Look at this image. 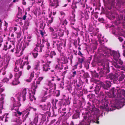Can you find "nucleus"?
<instances>
[{"mask_svg": "<svg viewBox=\"0 0 125 125\" xmlns=\"http://www.w3.org/2000/svg\"><path fill=\"white\" fill-rule=\"evenodd\" d=\"M39 85L37 83H35V82H33L32 83L31 86V93H33L34 94H35L36 91V89L37 88L38 85Z\"/></svg>", "mask_w": 125, "mask_h": 125, "instance_id": "11", "label": "nucleus"}, {"mask_svg": "<svg viewBox=\"0 0 125 125\" xmlns=\"http://www.w3.org/2000/svg\"><path fill=\"white\" fill-rule=\"evenodd\" d=\"M54 90H53L52 89H51L49 90V92L50 93H51L52 92H53L54 91V90H55V89H56V85L55 84H54Z\"/></svg>", "mask_w": 125, "mask_h": 125, "instance_id": "55", "label": "nucleus"}, {"mask_svg": "<svg viewBox=\"0 0 125 125\" xmlns=\"http://www.w3.org/2000/svg\"><path fill=\"white\" fill-rule=\"evenodd\" d=\"M35 49L37 50V52H41L42 49V47L41 46L40 44H38L36 45Z\"/></svg>", "mask_w": 125, "mask_h": 125, "instance_id": "23", "label": "nucleus"}, {"mask_svg": "<svg viewBox=\"0 0 125 125\" xmlns=\"http://www.w3.org/2000/svg\"><path fill=\"white\" fill-rule=\"evenodd\" d=\"M62 61H63V64H66L68 62V58L66 56H64L62 58Z\"/></svg>", "mask_w": 125, "mask_h": 125, "instance_id": "26", "label": "nucleus"}, {"mask_svg": "<svg viewBox=\"0 0 125 125\" xmlns=\"http://www.w3.org/2000/svg\"><path fill=\"white\" fill-rule=\"evenodd\" d=\"M85 59V57H82V58H78V61L80 63L81 65H82V64L84 62Z\"/></svg>", "mask_w": 125, "mask_h": 125, "instance_id": "28", "label": "nucleus"}, {"mask_svg": "<svg viewBox=\"0 0 125 125\" xmlns=\"http://www.w3.org/2000/svg\"><path fill=\"white\" fill-rule=\"evenodd\" d=\"M29 44V43L28 42H25L23 44V47H22V50H24V49L27 46H28Z\"/></svg>", "mask_w": 125, "mask_h": 125, "instance_id": "32", "label": "nucleus"}, {"mask_svg": "<svg viewBox=\"0 0 125 125\" xmlns=\"http://www.w3.org/2000/svg\"><path fill=\"white\" fill-rule=\"evenodd\" d=\"M34 72L31 73L29 79H27L26 80L28 82H30L31 81L32 78L34 77Z\"/></svg>", "mask_w": 125, "mask_h": 125, "instance_id": "27", "label": "nucleus"}, {"mask_svg": "<svg viewBox=\"0 0 125 125\" xmlns=\"http://www.w3.org/2000/svg\"><path fill=\"white\" fill-rule=\"evenodd\" d=\"M75 125H87L86 124V123L82 121L80 122L79 124Z\"/></svg>", "mask_w": 125, "mask_h": 125, "instance_id": "43", "label": "nucleus"}, {"mask_svg": "<svg viewBox=\"0 0 125 125\" xmlns=\"http://www.w3.org/2000/svg\"><path fill=\"white\" fill-rule=\"evenodd\" d=\"M17 114L19 116L21 115L22 114V112H20L19 111V109L18 108H17Z\"/></svg>", "mask_w": 125, "mask_h": 125, "instance_id": "49", "label": "nucleus"}, {"mask_svg": "<svg viewBox=\"0 0 125 125\" xmlns=\"http://www.w3.org/2000/svg\"><path fill=\"white\" fill-rule=\"evenodd\" d=\"M73 55L72 54L69 57V59L71 61V64L72 63V60L73 58Z\"/></svg>", "mask_w": 125, "mask_h": 125, "instance_id": "51", "label": "nucleus"}, {"mask_svg": "<svg viewBox=\"0 0 125 125\" xmlns=\"http://www.w3.org/2000/svg\"><path fill=\"white\" fill-rule=\"evenodd\" d=\"M89 63L88 62H87L85 65V67L86 69H88L89 68Z\"/></svg>", "mask_w": 125, "mask_h": 125, "instance_id": "50", "label": "nucleus"}, {"mask_svg": "<svg viewBox=\"0 0 125 125\" xmlns=\"http://www.w3.org/2000/svg\"><path fill=\"white\" fill-rule=\"evenodd\" d=\"M55 31L57 34H59L58 36H60V37L63 36L64 35V33L62 31V30L60 28H55Z\"/></svg>", "mask_w": 125, "mask_h": 125, "instance_id": "15", "label": "nucleus"}, {"mask_svg": "<svg viewBox=\"0 0 125 125\" xmlns=\"http://www.w3.org/2000/svg\"><path fill=\"white\" fill-rule=\"evenodd\" d=\"M43 77L42 76L39 77L36 82V83L39 85L40 84V82L43 79Z\"/></svg>", "mask_w": 125, "mask_h": 125, "instance_id": "31", "label": "nucleus"}, {"mask_svg": "<svg viewBox=\"0 0 125 125\" xmlns=\"http://www.w3.org/2000/svg\"><path fill=\"white\" fill-rule=\"evenodd\" d=\"M90 111H87L84 113H83V121L86 123H89L90 121L92 119V115L94 118H95V120H93L94 122L98 124H99V121H98L99 120V118L96 116L97 114L99 112V110L95 107L94 105H93L92 108H90Z\"/></svg>", "mask_w": 125, "mask_h": 125, "instance_id": "1", "label": "nucleus"}, {"mask_svg": "<svg viewBox=\"0 0 125 125\" xmlns=\"http://www.w3.org/2000/svg\"><path fill=\"white\" fill-rule=\"evenodd\" d=\"M53 43L52 44V45L53 46V48H54L55 47V45L56 44V46L58 45V43H56L55 41H53Z\"/></svg>", "mask_w": 125, "mask_h": 125, "instance_id": "58", "label": "nucleus"}, {"mask_svg": "<svg viewBox=\"0 0 125 125\" xmlns=\"http://www.w3.org/2000/svg\"><path fill=\"white\" fill-rule=\"evenodd\" d=\"M49 29L50 31V32H52V33L54 32L55 29H54L52 27H50L49 28Z\"/></svg>", "mask_w": 125, "mask_h": 125, "instance_id": "53", "label": "nucleus"}, {"mask_svg": "<svg viewBox=\"0 0 125 125\" xmlns=\"http://www.w3.org/2000/svg\"><path fill=\"white\" fill-rule=\"evenodd\" d=\"M109 109L110 111H113L115 109V106H111Z\"/></svg>", "mask_w": 125, "mask_h": 125, "instance_id": "56", "label": "nucleus"}, {"mask_svg": "<svg viewBox=\"0 0 125 125\" xmlns=\"http://www.w3.org/2000/svg\"><path fill=\"white\" fill-rule=\"evenodd\" d=\"M27 93L26 89V88L24 89L22 91L21 93L20 96L18 97L17 98L18 102H17L14 103L13 104V108H11V110H13V109L16 110V109H15V107H20L21 105L20 101H21V99H22V100L23 101H24L26 99V95Z\"/></svg>", "mask_w": 125, "mask_h": 125, "instance_id": "3", "label": "nucleus"}, {"mask_svg": "<svg viewBox=\"0 0 125 125\" xmlns=\"http://www.w3.org/2000/svg\"><path fill=\"white\" fill-rule=\"evenodd\" d=\"M90 7L86 5V9L84 10V13L85 15V18L87 20L89 19V13L91 11H89Z\"/></svg>", "mask_w": 125, "mask_h": 125, "instance_id": "14", "label": "nucleus"}, {"mask_svg": "<svg viewBox=\"0 0 125 125\" xmlns=\"http://www.w3.org/2000/svg\"><path fill=\"white\" fill-rule=\"evenodd\" d=\"M14 70L15 72H18L19 70V68H18L17 66H16L14 68Z\"/></svg>", "mask_w": 125, "mask_h": 125, "instance_id": "61", "label": "nucleus"}, {"mask_svg": "<svg viewBox=\"0 0 125 125\" xmlns=\"http://www.w3.org/2000/svg\"><path fill=\"white\" fill-rule=\"evenodd\" d=\"M68 23L66 19H65L62 22V24L65 26L67 25Z\"/></svg>", "mask_w": 125, "mask_h": 125, "instance_id": "48", "label": "nucleus"}, {"mask_svg": "<svg viewBox=\"0 0 125 125\" xmlns=\"http://www.w3.org/2000/svg\"><path fill=\"white\" fill-rule=\"evenodd\" d=\"M23 61L21 59H20L17 62H16V64H17L19 66L20 68L23 69V66L25 64L27 65V69L29 70L31 68V66L29 65V62H23Z\"/></svg>", "mask_w": 125, "mask_h": 125, "instance_id": "5", "label": "nucleus"}, {"mask_svg": "<svg viewBox=\"0 0 125 125\" xmlns=\"http://www.w3.org/2000/svg\"><path fill=\"white\" fill-rule=\"evenodd\" d=\"M107 53H110V54L113 56L114 59L116 61L118 60L120 56V53L118 52H117L114 51H111L110 50H109Z\"/></svg>", "mask_w": 125, "mask_h": 125, "instance_id": "7", "label": "nucleus"}, {"mask_svg": "<svg viewBox=\"0 0 125 125\" xmlns=\"http://www.w3.org/2000/svg\"><path fill=\"white\" fill-rule=\"evenodd\" d=\"M80 114L79 113L77 112L74 113L72 116L73 119H76L80 117Z\"/></svg>", "mask_w": 125, "mask_h": 125, "instance_id": "22", "label": "nucleus"}, {"mask_svg": "<svg viewBox=\"0 0 125 125\" xmlns=\"http://www.w3.org/2000/svg\"><path fill=\"white\" fill-rule=\"evenodd\" d=\"M8 42H6V44H5L4 46L3 50L5 51H6L8 49V48L7 45L8 44Z\"/></svg>", "mask_w": 125, "mask_h": 125, "instance_id": "38", "label": "nucleus"}, {"mask_svg": "<svg viewBox=\"0 0 125 125\" xmlns=\"http://www.w3.org/2000/svg\"><path fill=\"white\" fill-rule=\"evenodd\" d=\"M16 52H15V53L16 55V56H17V55H19L18 53H19V50L18 49V48L16 49Z\"/></svg>", "mask_w": 125, "mask_h": 125, "instance_id": "60", "label": "nucleus"}, {"mask_svg": "<svg viewBox=\"0 0 125 125\" xmlns=\"http://www.w3.org/2000/svg\"><path fill=\"white\" fill-rule=\"evenodd\" d=\"M106 78L109 79L110 80L108 81H110L111 84L113 83L117 84L119 83L117 80V76L115 74L112 73H109L107 76Z\"/></svg>", "mask_w": 125, "mask_h": 125, "instance_id": "4", "label": "nucleus"}, {"mask_svg": "<svg viewBox=\"0 0 125 125\" xmlns=\"http://www.w3.org/2000/svg\"><path fill=\"white\" fill-rule=\"evenodd\" d=\"M56 93H57V94H56V96L57 97L59 96L60 95V91L59 90H57L56 91Z\"/></svg>", "mask_w": 125, "mask_h": 125, "instance_id": "62", "label": "nucleus"}, {"mask_svg": "<svg viewBox=\"0 0 125 125\" xmlns=\"http://www.w3.org/2000/svg\"><path fill=\"white\" fill-rule=\"evenodd\" d=\"M76 87L79 90H81V88H82V87L81 86L82 82L81 81L79 80L78 81H76Z\"/></svg>", "mask_w": 125, "mask_h": 125, "instance_id": "21", "label": "nucleus"}, {"mask_svg": "<svg viewBox=\"0 0 125 125\" xmlns=\"http://www.w3.org/2000/svg\"><path fill=\"white\" fill-rule=\"evenodd\" d=\"M101 88L100 83H99L97 84L95 87V89L94 90L95 94H98L100 91L101 92V91H102Z\"/></svg>", "mask_w": 125, "mask_h": 125, "instance_id": "13", "label": "nucleus"}, {"mask_svg": "<svg viewBox=\"0 0 125 125\" xmlns=\"http://www.w3.org/2000/svg\"><path fill=\"white\" fill-rule=\"evenodd\" d=\"M114 66L117 68H120L121 66H120L117 63H115V64L114 65Z\"/></svg>", "mask_w": 125, "mask_h": 125, "instance_id": "57", "label": "nucleus"}, {"mask_svg": "<svg viewBox=\"0 0 125 125\" xmlns=\"http://www.w3.org/2000/svg\"><path fill=\"white\" fill-rule=\"evenodd\" d=\"M107 95L109 98H119L122 95H125V90L121 89L119 88L116 89L113 87L110 89L109 92L107 93Z\"/></svg>", "mask_w": 125, "mask_h": 125, "instance_id": "2", "label": "nucleus"}, {"mask_svg": "<svg viewBox=\"0 0 125 125\" xmlns=\"http://www.w3.org/2000/svg\"><path fill=\"white\" fill-rule=\"evenodd\" d=\"M48 2L50 7L56 8L59 6L58 0H53V1L52 0H48Z\"/></svg>", "mask_w": 125, "mask_h": 125, "instance_id": "9", "label": "nucleus"}, {"mask_svg": "<svg viewBox=\"0 0 125 125\" xmlns=\"http://www.w3.org/2000/svg\"><path fill=\"white\" fill-rule=\"evenodd\" d=\"M56 55V53L54 51H51L50 53V57L51 59L53 58V56Z\"/></svg>", "mask_w": 125, "mask_h": 125, "instance_id": "29", "label": "nucleus"}, {"mask_svg": "<svg viewBox=\"0 0 125 125\" xmlns=\"http://www.w3.org/2000/svg\"><path fill=\"white\" fill-rule=\"evenodd\" d=\"M93 103V105H94L95 104L97 106L99 107V106L100 102L97 99H94L92 101Z\"/></svg>", "mask_w": 125, "mask_h": 125, "instance_id": "24", "label": "nucleus"}, {"mask_svg": "<svg viewBox=\"0 0 125 125\" xmlns=\"http://www.w3.org/2000/svg\"><path fill=\"white\" fill-rule=\"evenodd\" d=\"M3 97L0 98V114L2 113L1 110L3 109Z\"/></svg>", "mask_w": 125, "mask_h": 125, "instance_id": "20", "label": "nucleus"}, {"mask_svg": "<svg viewBox=\"0 0 125 125\" xmlns=\"http://www.w3.org/2000/svg\"><path fill=\"white\" fill-rule=\"evenodd\" d=\"M29 98L30 101H32L33 99L34 100H36V98L34 97V94H33V93L31 94L30 93H29Z\"/></svg>", "mask_w": 125, "mask_h": 125, "instance_id": "25", "label": "nucleus"}, {"mask_svg": "<svg viewBox=\"0 0 125 125\" xmlns=\"http://www.w3.org/2000/svg\"><path fill=\"white\" fill-rule=\"evenodd\" d=\"M46 116L45 115H42V117L41 119V122H43H43L45 121L46 120Z\"/></svg>", "mask_w": 125, "mask_h": 125, "instance_id": "40", "label": "nucleus"}, {"mask_svg": "<svg viewBox=\"0 0 125 125\" xmlns=\"http://www.w3.org/2000/svg\"><path fill=\"white\" fill-rule=\"evenodd\" d=\"M50 66L49 64H43L42 65V69L43 71L47 72L48 71V69H49Z\"/></svg>", "mask_w": 125, "mask_h": 125, "instance_id": "18", "label": "nucleus"}, {"mask_svg": "<svg viewBox=\"0 0 125 125\" xmlns=\"http://www.w3.org/2000/svg\"><path fill=\"white\" fill-rule=\"evenodd\" d=\"M105 82L106 84H104L102 82H100V83L101 86L102 90L103 89L108 90L111 86V82L106 81Z\"/></svg>", "mask_w": 125, "mask_h": 125, "instance_id": "8", "label": "nucleus"}, {"mask_svg": "<svg viewBox=\"0 0 125 125\" xmlns=\"http://www.w3.org/2000/svg\"><path fill=\"white\" fill-rule=\"evenodd\" d=\"M55 68L57 70H62L63 68L62 67H60V65L59 64H57L55 66Z\"/></svg>", "mask_w": 125, "mask_h": 125, "instance_id": "36", "label": "nucleus"}, {"mask_svg": "<svg viewBox=\"0 0 125 125\" xmlns=\"http://www.w3.org/2000/svg\"><path fill=\"white\" fill-rule=\"evenodd\" d=\"M78 54L79 55L81 56L82 57H83L82 56L83 54L80 51H79V52L78 53Z\"/></svg>", "mask_w": 125, "mask_h": 125, "instance_id": "64", "label": "nucleus"}, {"mask_svg": "<svg viewBox=\"0 0 125 125\" xmlns=\"http://www.w3.org/2000/svg\"><path fill=\"white\" fill-rule=\"evenodd\" d=\"M52 12H51L49 14V19L48 21V23L49 24L52 23L53 21L54 17L52 16Z\"/></svg>", "mask_w": 125, "mask_h": 125, "instance_id": "19", "label": "nucleus"}, {"mask_svg": "<svg viewBox=\"0 0 125 125\" xmlns=\"http://www.w3.org/2000/svg\"><path fill=\"white\" fill-rule=\"evenodd\" d=\"M125 77L124 75H121L119 77L117 78V80L119 82L122 81L124 79Z\"/></svg>", "mask_w": 125, "mask_h": 125, "instance_id": "34", "label": "nucleus"}, {"mask_svg": "<svg viewBox=\"0 0 125 125\" xmlns=\"http://www.w3.org/2000/svg\"><path fill=\"white\" fill-rule=\"evenodd\" d=\"M79 64L80 65V63H79L78 61L76 63V64L74 65V67L75 69H76L77 68V66Z\"/></svg>", "mask_w": 125, "mask_h": 125, "instance_id": "54", "label": "nucleus"}, {"mask_svg": "<svg viewBox=\"0 0 125 125\" xmlns=\"http://www.w3.org/2000/svg\"><path fill=\"white\" fill-rule=\"evenodd\" d=\"M50 96L49 95L47 96H46L45 97H43L42 98V99L41 100V101L42 102H45L46 100L47 99V97H50Z\"/></svg>", "mask_w": 125, "mask_h": 125, "instance_id": "39", "label": "nucleus"}, {"mask_svg": "<svg viewBox=\"0 0 125 125\" xmlns=\"http://www.w3.org/2000/svg\"><path fill=\"white\" fill-rule=\"evenodd\" d=\"M32 54L33 55L34 58H35L37 57L38 55V53L37 52H33L32 53Z\"/></svg>", "mask_w": 125, "mask_h": 125, "instance_id": "42", "label": "nucleus"}, {"mask_svg": "<svg viewBox=\"0 0 125 125\" xmlns=\"http://www.w3.org/2000/svg\"><path fill=\"white\" fill-rule=\"evenodd\" d=\"M89 11H91L90 12L91 13V14L92 15L94 12V10H93V8L92 7H90L89 9Z\"/></svg>", "mask_w": 125, "mask_h": 125, "instance_id": "52", "label": "nucleus"}, {"mask_svg": "<svg viewBox=\"0 0 125 125\" xmlns=\"http://www.w3.org/2000/svg\"><path fill=\"white\" fill-rule=\"evenodd\" d=\"M83 0H77L74 3V5L75 8L76 9L77 7H79L80 5H82L83 3L82 1Z\"/></svg>", "mask_w": 125, "mask_h": 125, "instance_id": "16", "label": "nucleus"}, {"mask_svg": "<svg viewBox=\"0 0 125 125\" xmlns=\"http://www.w3.org/2000/svg\"><path fill=\"white\" fill-rule=\"evenodd\" d=\"M99 107L101 110H104L106 111H109L108 105L106 103H103L101 105H100Z\"/></svg>", "mask_w": 125, "mask_h": 125, "instance_id": "12", "label": "nucleus"}, {"mask_svg": "<svg viewBox=\"0 0 125 125\" xmlns=\"http://www.w3.org/2000/svg\"><path fill=\"white\" fill-rule=\"evenodd\" d=\"M62 45H63V43H60L59 44H58V45L57 46V48L58 50L59 51V48H60L61 46H62Z\"/></svg>", "mask_w": 125, "mask_h": 125, "instance_id": "45", "label": "nucleus"}, {"mask_svg": "<svg viewBox=\"0 0 125 125\" xmlns=\"http://www.w3.org/2000/svg\"><path fill=\"white\" fill-rule=\"evenodd\" d=\"M70 21H72V22H74L75 21V20L74 19V17H71L69 20Z\"/></svg>", "mask_w": 125, "mask_h": 125, "instance_id": "46", "label": "nucleus"}, {"mask_svg": "<svg viewBox=\"0 0 125 125\" xmlns=\"http://www.w3.org/2000/svg\"><path fill=\"white\" fill-rule=\"evenodd\" d=\"M125 99L124 98H123L121 100L120 102V103H119L120 104H121L122 105L121 106H120L123 107L125 105Z\"/></svg>", "mask_w": 125, "mask_h": 125, "instance_id": "33", "label": "nucleus"}, {"mask_svg": "<svg viewBox=\"0 0 125 125\" xmlns=\"http://www.w3.org/2000/svg\"><path fill=\"white\" fill-rule=\"evenodd\" d=\"M93 76L95 78H98L99 77L98 74L95 72L93 73Z\"/></svg>", "mask_w": 125, "mask_h": 125, "instance_id": "44", "label": "nucleus"}, {"mask_svg": "<svg viewBox=\"0 0 125 125\" xmlns=\"http://www.w3.org/2000/svg\"><path fill=\"white\" fill-rule=\"evenodd\" d=\"M83 74V77L84 79H86L89 77V75L88 73H84Z\"/></svg>", "mask_w": 125, "mask_h": 125, "instance_id": "37", "label": "nucleus"}, {"mask_svg": "<svg viewBox=\"0 0 125 125\" xmlns=\"http://www.w3.org/2000/svg\"><path fill=\"white\" fill-rule=\"evenodd\" d=\"M73 74L72 75V76L73 77H74L75 75L76 74V71H74L73 72Z\"/></svg>", "mask_w": 125, "mask_h": 125, "instance_id": "63", "label": "nucleus"}, {"mask_svg": "<svg viewBox=\"0 0 125 125\" xmlns=\"http://www.w3.org/2000/svg\"><path fill=\"white\" fill-rule=\"evenodd\" d=\"M99 74L101 75V77L104 76L105 75V74L104 73L103 70H102L99 72Z\"/></svg>", "mask_w": 125, "mask_h": 125, "instance_id": "41", "label": "nucleus"}, {"mask_svg": "<svg viewBox=\"0 0 125 125\" xmlns=\"http://www.w3.org/2000/svg\"><path fill=\"white\" fill-rule=\"evenodd\" d=\"M39 107L44 111L50 110L51 107V104L50 102H47V104H44L43 105H39Z\"/></svg>", "mask_w": 125, "mask_h": 125, "instance_id": "10", "label": "nucleus"}, {"mask_svg": "<svg viewBox=\"0 0 125 125\" xmlns=\"http://www.w3.org/2000/svg\"><path fill=\"white\" fill-rule=\"evenodd\" d=\"M43 30H42L41 29H40L39 31L40 32V34H41V35H42V37L44 35V34H43V32L42 31Z\"/></svg>", "mask_w": 125, "mask_h": 125, "instance_id": "59", "label": "nucleus"}, {"mask_svg": "<svg viewBox=\"0 0 125 125\" xmlns=\"http://www.w3.org/2000/svg\"><path fill=\"white\" fill-rule=\"evenodd\" d=\"M38 116H35L34 119L33 120V123L35 124H37L38 123Z\"/></svg>", "mask_w": 125, "mask_h": 125, "instance_id": "35", "label": "nucleus"}, {"mask_svg": "<svg viewBox=\"0 0 125 125\" xmlns=\"http://www.w3.org/2000/svg\"><path fill=\"white\" fill-rule=\"evenodd\" d=\"M22 73L21 71L18 72V73H16L15 74L14 80H13L12 84L13 85H17L20 82L18 81V79L22 75Z\"/></svg>", "mask_w": 125, "mask_h": 125, "instance_id": "6", "label": "nucleus"}, {"mask_svg": "<svg viewBox=\"0 0 125 125\" xmlns=\"http://www.w3.org/2000/svg\"><path fill=\"white\" fill-rule=\"evenodd\" d=\"M58 34H57V33L55 31L54 32H53L52 34V36L53 39H57L58 37Z\"/></svg>", "mask_w": 125, "mask_h": 125, "instance_id": "30", "label": "nucleus"}, {"mask_svg": "<svg viewBox=\"0 0 125 125\" xmlns=\"http://www.w3.org/2000/svg\"><path fill=\"white\" fill-rule=\"evenodd\" d=\"M46 26L45 23L43 21H41L40 22L39 29L44 30Z\"/></svg>", "mask_w": 125, "mask_h": 125, "instance_id": "17", "label": "nucleus"}, {"mask_svg": "<svg viewBox=\"0 0 125 125\" xmlns=\"http://www.w3.org/2000/svg\"><path fill=\"white\" fill-rule=\"evenodd\" d=\"M9 81V79L7 78H5L2 80V82L4 83H7Z\"/></svg>", "mask_w": 125, "mask_h": 125, "instance_id": "47", "label": "nucleus"}]
</instances>
